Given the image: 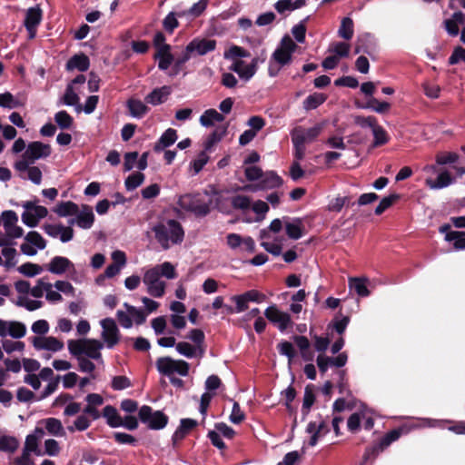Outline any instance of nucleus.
Returning a JSON list of instances; mask_svg holds the SVG:
<instances>
[{"mask_svg":"<svg viewBox=\"0 0 465 465\" xmlns=\"http://www.w3.org/2000/svg\"><path fill=\"white\" fill-rule=\"evenodd\" d=\"M152 231L154 237L163 250L170 248V242L173 244H179L183 241L184 231L182 224L174 219L167 221L166 224L159 223L155 224Z\"/></svg>","mask_w":465,"mask_h":465,"instance_id":"obj_1","label":"nucleus"},{"mask_svg":"<svg viewBox=\"0 0 465 465\" xmlns=\"http://www.w3.org/2000/svg\"><path fill=\"white\" fill-rule=\"evenodd\" d=\"M104 344L95 339L69 340L68 350L73 356L86 355L88 358L98 360L102 357L100 350Z\"/></svg>","mask_w":465,"mask_h":465,"instance_id":"obj_2","label":"nucleus"},{"mask_svg":"<svg viewBox=\"0 0 465 465\" xmlns=\"http://www.w3.org/2000/svg\"><path fill=\"white\" fill-rule=\"evenodd\" d=\"M182 209L193 213L196 217H205L211 212L212 200L206 202L201 193H186L178 201Z\"/></svg>","mask_w":465,"mask_h":465,"instance_id":"obj_3","label":"nucleus"},{"mask_svg":"<svg viewBox=\"0 0 465 465\" xmlns=\"http://www.w3.org/2000/svg\"><path fill=\"white\" fill-rule=\"evenodd\" d=\"M157 371L164 376L171 377L173 373L187 376L190 365L183 360H174L169 356L160 357L155 362Z\"/></svg>","mask_w":465,"mask_h":465,"instance_id":"obj_4","label":"nucleus"},{"mask_svg":"<svg viewBox=\"0 0 465 465\" xmlns=\"http://www.w3.org/2000/svg\"><path fill=\"white\" fill-rule=\"evenodd\" d=\"M141 422L147 424L150 430H162L168 424L169 417L162 411H153L152 407L143 405L138 412Z\"/></svg>","mask_w":465,"mask_h":465,"instance_id":"obj_5","label":"nucleus"},{"mask_svg":"<svg viewBox=\"0 0 465 465\" xmlns=\"http://www.w3.org/2000/svg\"><path fill=\"white\" fill-rule=\"evenodd\" d=\"M402 428H396L387 432L378 442L366 448L363 459L365 460L375 459L380 452L386 450L392 442L397 440L402 434Z\"/></svg>","mask_w":465,"mask_h":465,"instance_id":"obj_6","label":"nucleus"},{"mask_svg":"<svg viewBox=\"0 0 465 465\" xmlns=\"http://www.w3.org/2000/svg\"><path fill=\"white\" fill-rule=\"evenodd\" d=\"M297 45L292 39L288 35H284L279 46L272 54V60L280 66H284L291 63L292 53L295 51Z\"/></svg>","mask_w":465,"mask_h":465,"instance_id":"obj_7","label":"nucleus"},{"mask_svg":"<svg viewBox=\"0 0 465 465\" xmlns=\"http://www.w3.org/2000/svg\"><path fill=\"white\" fill-rule=\"evenodd\" d=\"M264 316L271 323L276 325L282 332L293 324L291 315L288 312L280 311L275 304L269 306L265 310Z\"/></svg>","mask_w":465,"mask_h":465,"instance_id":"obj_8","label":"nucleus"},{"mask_svg":"<svg viewBox=\"0 0 465 465\" xmlns=\"http://www.w3.org/2000/svg\"><path fill=\"white\" fill-rule=\"evenodd\" d=\"M101 326L103 328L102 338L106 343L107 348H114L120 341L119 329L112 318H105L101 321Z\"/></svg>","mask_w":465,"mask_h":465,"instance_id":"obj_9","label":"nucleus"},{"mask_svg":"<svg viewBox=\"0 0 465 465\" xmlns=\"http://www.w3.org/2000/svg\"><path fill=\"white\" fill-rule=\"evenodd\" d=\"M216 45L217 42L214 39L196 37L186 45V48L191 54L205 55L213 52Z\"/></svg>","mask_w":465,"mask_h":465,"instance_id":"obj_10","label":"nucleus"},{"mask_svg":"<svg viewBox=\"0 0 465 465\" xmlns=\"http://www.w3.org/2000/svg\"><path fill=\"white\" fill-rule=\"evenodd\" d=\"M51 154V147L42 142H31L23 154L24 158H27L31 163H35L40 158H46Z\"/></svg>","mask_w":465,"mask_h":465,"instance_id":"obj_11","label":"nucleus"},{"mask_svg":"<svg viewBox=\"0 0 465 465\" xmlns=\"http://www.w3.org/2000/svg\"><path fill=\"white\" fill-rule=\"evenodd\" d=\"M198 425L197 420L190 418H183L180 420V425L172 436L173 446L184 440V438Z\"/></svg>","mask_w":465,"mask_h":465,"instance_id":"obj_12","label":"nucleus"},{"mask_svg":"<svg viewBox=\"0 0 465 465\" xmlns=\"http://www.w3.org/2000/svg\"><path fill=\"white\" fill-rule=\"evenodd\" d=\"M283 184V180L274 171H268L263 173L261 180L256 184L259 190H270L279 188Z\"/></svg>","mask_w":465,"mask_h":465,"instance_id":"obj_13","label":"nucleus"},{"mask_svg":"<svg viewBox=\"0 0 465 465\" xmlns=\"http://www.w3.org/2000/svg\"><path fill=\"white\" fill-rule=\"evenodd\" d=\"M82 212L79 213L76 215V219H71L69 221L70 224H74L76 223V224L82 228V229H90L94 222V214L93 213V209L91 206L87 204L82 205Z\"/></svg>","mask_w":465,"mask_h":465,"instance_id":"obj_14","label":"nucleus"},{"mask_svg":"<svg viewBox=\"0 0 465 465\" xmlns=\"http://www.w3.org/2000/svg\"><path fill=\"white\" fill-rule=\"evenodd\" d=\"M171 93L172 88L169 85L154 88L144 97V101L146 104H150L152 105H159L168 99Z\"/></svg>","mask_w":465,"mask_h":465,"instance_id":"obj_15","label":"nucleus"},{"mask_svg":"<svg viewBox=\"0 0 465 465\" xmlns=\"http://www.w3.org/2000/svg\"><path fill=\"white\" fill-rule=\"evenodd\" d=\"M70 269H74V263L66 257L54 256L47 265V270L54 273L61 275Z\"/></svg>","mask_w":465,"mask_h":465,"instance_id":"obj_16","label":"nucleus"},{"mask_svg":"<svg viewBox=\"0 0 465 465\" xmlns=\"http://www.w3.org/2000/svg\"><path fill=\"white\" fill-rule=\"evenodd\" d=\"M42 21V10L39 7H31L27 10L25 26L27 31L31 34V37L35 36L36 27Z\"/></svg>","mask_w":465,"mask_h":465,"instance_id":"obj_17","label":"nucleus"},{"mask_svg":"<svg viewBox=\"0 0 465 465\" xmlns=\"http://www.w3.org/2000/svg\"><path fill=\"white\" fill-rule=\"evenodd\" d=\"M153 58L158 60V68L162 71L167 70L173 63L174 57L171 53V45H164L154 54Z\"/></svg>","mask_w":465,"mask_h":465,"instance_id":"obj_18","label":"nucleus"},{"mask_svg":"<svg viewBox=\"0 0 465 465\" xmlns=\"http://www.w3.org/2000/svg\"><path fill=\"white\" fill-rule=\"evenodd\" d=\"M455 182L450 173L445 170L441 172L435 180L428 178L425 180V184L432 190H439L452 184Z\"/></svg>","mask_w":465,"mask_h":465,"instance_id":"obj_19","label":"nucleus"},{"mask_svg":"<svg viewBox=\"0 0 465 465\" xmlns=\"http://www.w3.org/2000/svg\"><path fill=\"white\" fill-rule=\"evenodd\" d=\"M177 132L175 129L168 128L155 143L153 150L156 153L163 151L165 148L173 145L177 140Z\"/></svg>","mask_w":465,"mask_h":465,"instance_id":"obj_20","label":"nucleus"},{"mask_svg":"<svg viewBox=\"0 0 465 465\" xmlns=\"http://www.w3.org/2000/svg\"><path fill=\"white\" fill-rule=\"evenodd\" d=\"M90 66L89 57L84 54L73 55L66 63L65 68L68 71L77 69L80 72H85Z\"/></svg>","mask_w":465,"mask_h":465,"instance_id":"obj_21","label":"nucleus"},{"mask_svg":"<svg viewBox=\"0 0 465 465\" xmlns=\"http://www.w3.org/2000/svg\"><path fill=\"white\" fill-rule=\"evenodd\" d=\"M463 13L461 11L455 12L450 19L444 21L445 29L448 34L451 36L459 35L460 29L459 25H463Z\"/></svg>","mask_w":465,"mask_h":465,"instance_id":"obj_22","label":"nucleus"},{"mask_svg":"<svg viewBox=\"0 0 465 465\" xmlns=\"http://www.w3.org/2000/svg\"><path fill=\"white\" fill-rule=\"evenodd\" d=\"M103 416L106 419V423L111 428H118L122 425V417L119 415L116 408L112 405H106L103 410Z\"/></svg>","mask_w":465,"mask_h":465,"instance_id":"obj_23","label":"nucleus"},{"mask_svg":"<svg viewBox=\"0 0 465 465\" xmlns=\"http://www.w3.org/2000/svg\"><path fill=\"white\" fill-rule=\"evenodd\" d=\"M127 107L130 114L135 118L143 117L150 110L147 105L138 99H129L127 101Z\"/></svg>","mask_w":465,"mask_h":465,"instance_id":"obj_24","label":"nucleus"},{"mask_svg":"<svg viewBox=\"0 0 465 465\" xmlns=\"http://www.w3.org/2000/svg\"><path fill=\"white\" fill-rule=\"evenodd\" d=\"M45 430L53 436L63 437L65 435L64 429L60 420L56 418H47L42 420Z\"/></svg>","mask_w":465,"mask_h":465,"instance_id":"obj_25","label":"nucleus"},{"mask_svg":"<svg viewBox=\"0 0 465 465\" xmlns=\"http://www.w3.org/2000/svg\"><path fill=\"white\" fill-rule=\"evenodd\" d=\"M54 212L60 217L75 215L79 212L78 205L71 201L61 202L54 208Z\"/></svg>","mask_w":465,"mask_h":465,"instance_id":"obj_26","label":"nucleus"},{"mask_svg":"<svg viewBox=\"0 0 465 465\" xmlns=\"http://www.w3.org/2000/svg\"><path fill=\"white\" fill-rule=\"evenodd\" d=\"M224 120V116L218 113L215 109H207L200 117V123L203 126L211 127L215 122L221 123Z\"/></svg>","mask_w":465,"mask_h":465,"instance_id":"obj_27","label":"nucleus"},{"mask_svg":"<svg viewBox=\"0 0 465 465\" xmlns=\"http://www.w3.org/2000/svg\"><path fill=\"white\" fill-rule=\"evenodd\" d=\"M285 231L290 239H300L303 235V225L302 220L297 218L293 223H286Z\"/></svg>","mask_w":465,"mask_h":465,"instance_id":"obj_28","label":"nucleus"},{"mask_svg":"<svg viewBox=\"0 0 465 465\" xmlns=\"http://www.w3.org/2000/svg\"><path fill=\"white\" fill-rule=\"evenodd\" d=\"M316 400L315 394H314V385L313 384H308L305 387L304 390V397H303V402H302V411L303 415H307L310 412V410L312 406L314 404Z\"/></svg>","mask_w":465,"mask_h":465,"instance_id":"obj_29","label":"nucleus"},{"mask_svg":"<svg viewBox=\"0 0 465 465\" xmlns=\"http://www.w3.org/2000/svg\"><path fill=\"white\" fill-rule=\"evenodd\" d=\"M327 99V96L321 93H313L310 94L302 103L303 108L306 111L313 110L322 104Z\"/></svg>","mask_w":465,"mask_h":465,"instance_id":"obj_30","label":"nucleus"},{"mask_svg":"<svg viewBox=\"0 0 465 465\" xmlns=\"http://www.w3.org/2000/svg\"><path fill=\"white\" fill-rule=\"evenodd\" d=\"M372 134L374 137L372 147L382 146L386 144L390 140L387 131L379 124L372 129Z\"/></svg>","mask_w":465,"mask_h":465,"instance_id":"obj_31","label":"nucleus"},{"mask_svg":"<svg viewBox=\"0 0 465 465\" xmlns=\"http://www.w3.org/2000/svg\"><path fill=\"white\" fill-rule=\"evenodd\" d=\"M401 199V195L398 193H391L389 196H386L382 198L380 202V203L375 208V214L381 215L387 209H389L391 206H392L397 201Z\"/></svg>","mask_w":465,"mask_h":465,"instance_id":"obj_32","label":"nucleus"},{"mask_svg":"<svg viewBox=\"0 0 465 465\" xmlns=\"http://www.w3.org/2000/svg\"><path fill=\"white\" fill-rule=\"evenodd\" d=\"M353 21L350 17H344L341 20V26L339 28V36L345 40H351L353 36Z\"/></svg>","mask_w":465,"mask_h":465,"instance_id":"obj_33","label":"nucleus"},{"mask_svg":"<svg viewBox=\"0 0 465 465\" xmlns=\"http://www.w3.org/2000/svg\"><path fill=\"white\" fill-rule=\"evenodd\" d=\"M19 446V441L16 438L12 436H1L0 437V451L5 452H15Z\"/></svg>","mask_w":465,"mask_h":465,"instance_id":"obj_34","label":"nucleus"},{"mask_svg":"<svg viewBox=\"0 0 465 465\" xmlns=\"http://www.w3.org/2000/svg\"><path fill=\"white\" fill-rule=\"evenodd\" d=\"M460 156L454 152H440L435 156V161L438 165L451 164L458 162Z\"/></svg>","mask_w":465,"mask_h":465,"instance_id":"obj_35","label":"nucleus"},{"mask_svg":"<svg viewBox=\"0 0 465 465\" xmlns=\"http://www.w3.org/2000/svg\"><path fill=\"white\" fill-rule=\"evenodd\" d=\"M258 62L259 59L255 57L252 60V62L249 64H244L243 69H235V72L240 75L241 78L249 80L255 74L257 71Z\"/></svg>","mask_w":465,"mask_h":465,"instance_id":"obj_36","label":"nucleus"},{"mask_svg":"<svg viewBox=\"0 0 465 465\" xmlns=\"http://www.w3.org/2000/svg\"><path fill=\"white\" fill-rule=\"evenodd\" d=\"M144 174L141 172H136L130 174L124 181V185L127 191H133L139 187L144 181Z\"/></svg>","mask_w":465,"mask_h":465,"instance_id":"obj_37","label":"nucleus"},{"mask_svg":"<svg viewBox=\"0 0 465 465\" xmlns=\"http://www.w3.org/2000/svg\"><path fill=\"white\" fill-rule=\"evenodd\" d=\"M54 121L61 129H70L74 124V118L64 110L54 114Z\"/></svg>","mask_w":465,"mask_h":465,"instance_id":"obj_38","label":"nucleus"},{"mask_svg":"<svg viewBox=\"0 0 465 465\" xmlns=\"http://www.w3.org/2000/svg\"><path fill=\"white\" fill-rule=\"evenodd\" d=\"M310 16L303 18L298 25H294L292 29V34L298 43H304L306 36V23L309 21Z\"/></svg>","mask_w":465,"mask_h":465,"instance_id":"obj_39","label":"nucleus"},{"mask_svg":"<svg viewBox=\"0 0 465 465\" xmlns=\"http://www.w3.org/2000/svg\"><path fill=\"white\" fill-rule=\"evenodd\" d=\"M225 59L235 60L237 58L249 57L250 53L243 47L232 45L223 54Z\"/></svg>","mask_w":465,"mask_h":465,"instance_id":"obj_40","label":"nucleus"},{"mask_svg":"<svg viewBox=\"0 0 465 465\" xmlns=\"http://www.w3.org/2000/svg\"><path fill=\"white\" fill-rule=\"evenodd\" d=\"M350 287L354 289L356 293L361 297H367L370 295V291L366 285V280L360 278L350 279Z\"/></svg>","mask_w":465,"mask_h":465,"instance_id":"obj_41","label":"nucleus"},{"mask_svg":"<svg viewBox=\"0 0 465 465\" xmlns=\"http://www.w3.org/2000/svg\"><path fill=\"white\" fill-rule=\"evenodd\" d=\"M176 16H182V14L170 12L163 21V26L168 34H173L180 25Z\"/></svg>","mask_w":465,"mask_h":465,"instance_id":"obj_42","label":"nucleus"},{"mask_svg":"<svg viewBox=\"0 0 465 465\" xmlns=\"http://www.w3.org/2000/svg\"><path fill=\"white\" fill-rule=\"evenodd\" d=\"M25 240L30 244L34 245L39 250H44L46 246V241L43 238V236L36 231L29 232Z\"/></svg>","mask_w":465,"mask_h":465,"instance_id":"obj_43","label":"nucleus"},{"mask_svg":"<svg viewBox=\"0 0 465 465\" xmlns=\"http://www.w3.org/2000/svg\"><path fill=\"white\" fill-rule=\"evenodd\" d=\"M363 108H371L376 113L384 114L388 112L391 108V104L385 101L380 102L378 99L371 97L366 104V105L362 106Z\"/></svg>","mask_w":465,"mask_h":465,"instance_id":"obj_44","label":"nucleus"},{"mask_svg":"<svg viewBox=\"0 0 465 465\" xmlns=\"http://www.w3.org/2000/svg\"><path fill=\"white\" fill-rule=\"evenodd\" d=\"M42 271V266L30 262H25L20 267H18V272L27 277H34L39 274Z\"/></svg>","mask_w":465,"mask_h":465,"instance_id":"obj_45","label":"nucleus"},{"mask_svg":"<svg viewBox=\"0 0 465 465\" xmlns=\"http://www.w3.org/2000/svg\"><path fill=\"white\" fill-rule=\"evenodd\" d=\"M26 333V327L20 322H10L8 323V334L15 338L20 339Z\"/></svg>","mask_w":465,"mask_h":465,"instance_id":"obj_46","label":"nucleus"},{"mask_svg":"<svg viewBox=\"0 0 465 465\" xmlns=\"http://www.w3.org/2000/svg\"><path fill=\"white\" fill-rule=\"evenodd\" d=\"M79 96L75 94L72 84H67L65 92L62 97V103L65 105L72 106L77 104Z\"/></svg>","mask_w":465,"mask_h":465,"instance_id":"obj_47","label":"nucleus"},{"mask_svg":"<svg viewBox=\"0 0 465 465\" xmlns=\"http://www.w3.org/2000/svg\"><path fill=\"white\" fill-rule=\"evenodd\" d=\"M91 425V420L84 415H79L74 421V425L68 426L67 429L70 432L75 430L84 431L87 430Z\"/></svg>","mask_w":465,"mask_h":465,"instance_id":"obj_48","label":"nucleus"},{"mask_svg":"<svg viewBox=\"0 0 465 465\" xmlns=\"http://www.w3.org/2000/svg\"><path fill=\"white\" fill-rule=\"evenodd\" d=\"M131 380L124 375L114 376L112 379L111 387L114 391H122L132 386Z\"/></svg>","mask_w":465,"mask_h":465,"instance_id":"obj_49","label":"nucleus"},{"mask_svg":"<svg viewBox=\"0 0 465 465\" xmlns=\"http://www.w3.org/2000/svg\"><path fill=\"white\" fill-rule=\"evenodd\" d=\"M175 348H176V351L180 354H182L187 358H193L197 354V349L194 346H193L191 343L186 342V341L178 342L176 344Z\"/></svg>","mask_w":465,"mask_h":465,"instance_id":"obj_50","label":"nucleus"},{"mask_svg":"<svg viewBox=\"0 0 465 465\" xmlns=\"http://www.w3.org/2000/svg\"><path fill=\"white\" fill-rule=\"evenodd\" d=\"M277 349L280 354L284 355L288 358L289 363H291L292 360L295 357L296 351L294 350L293 345L287 341H282L277 345Z\"/></svg>","mask_w":465,"mask_h":465,"instance_id":"obj_51","label":"nucleus"},{"mask_svg":"<svg viewBox=\"0 0 465 465\" xmlns=\"http://www.w3.org/2000/svg\"><path fill=\"white\" fill-rule=\"evenodd\" d=\"M20 105V103L14 97V95L9 93L5 92L3 94H0V106L3 108H8L13 109L16 108Z\"/></svg>","mask_w":465,"mask_h":465,"instance_id":"obj_52","label":"nucleus"},{"mask_svg":"<svg viewBox=\"0 0 465 465\" xmlns=\"http://www.w3.org/2000/svg\"><path fill=\"white\" fill-rule=\"evenodd\" d=\"M231 203L236 210H247L251 206V199L246 195H236L232 198Z\"/></svg>","mask_w":465,"mask_h":465,"instance_id":"obj_53","label":"nucleus"},{"mask_svg":"<svg viewBox=\"0 0 465 465\" xmlns=\"http://www.w3.org/2000/svg\"><path fill=\"white\" fill-rule=\"evenodd\" d=\"M23 450L34 452L36 455L42 454L40 450L38 449V439L36 435L29 434L26 436L25 448Z\"/></svg>","mask_w":465,"mask_h":465,"instance_id":"obj_54","label":"nucleus"},{"mask_svg":"<svg viewBox=\"0 0 465 465\" xmlns=\"http://www.w3.org/2000/svg\"><path fill=\"white\" fill-rule=\"evenodd\" d=\"M192 54L188 53L187 48L185 47L183 54L174 61L173 66V75L178 74L182 70L183 64L188 62L191 58Z\"/></svg>","mask_w":465,"mask_h":465,"instance_id":"obj_55","label":"nucleus"},{"mask_svg":"<svg viewBox=\"0 0 465 465\" xmlns=\"http://www.w3.org/2000/svg\"><path fill=\"white\" fill-rule=\"evenodd\" d=\"M209 156L207 155L205 151H202L199 154L197 159L193 160L191 163L192 167L193 168V171L195 173H200L204 165L208 163Z\"/></svg>","mask_w":465,"mask_h":465,"instance_id":"obj_56","label":"nucleus"},{"mask_svg":"<svg viewBox=\"0 0 465 465\" xmlns=\"http://www.w3.org/2000/svg\"><path fill=\"white\" fill-rule=\"evenodd\" d=\"M230 420L234 424H240L245 420V414L241 410L240 404L237 401L233 402Z\"/></svg>","mask_w":465,"mask_h":465,"instance_id":"obj_57","label":"nucleus"},{"mask_svg":"<svg viewBox=\"0 0 465 465\" xmlns=\"http://www.w3.org/2000/svg\"><path fill=\"white\" fill-rule=\"evenodd\" d=\"M2 219L4 222L5 230H8L9 227L16 224L18 216L15 211L8 210L2 213Z\"/></svg>","mask_w":465,"mask_h":465,"instance_id":"obj_58","label":"nucleus"},{"mask_svg":"<svg viewBox=\"0 0 465 465\" xmlns=\"http://www.w3.org/2000/svg\"><path fill=\"white\" fill-rule=\"evenodd\" d=\"M2 254L5 258V265L6 268H12L16 264L15 256L17 254L15 248H3Z\"/></svg>","mask_w":465,"mask_h":465,"instance_id":"obj_59","label":"nucleus"},{"mask_svg":"<svg viewBox=\"0 0 465 465\" xmlns=\"http://www.w3.org/2000/svg\"><path fill=\"white\" fill-rule=\"evenodd\" d=\"M2 347L7 353H12L15 351H23L25 349V343L23 341H14L11 340L2 341Z\"/></svg>","mask_w":465,"mask_h":465,"instance_id":"obj_60","label":"nucleus"},{"mask_svg":"<svg viewBox=\"0 0 465 465\" xmlns=\"http://www.w3.org/2000/svg\"><path fill=\"white\" fill-rule=\"evenodd\" d=\"M245 177L250 182L261 180L263 172L262 168L258 166H248L244 170Z\"/></svg>","mask_w":465,"mask_h":465,"instance_id":"obj_61","label":"nucleus"},{"mask_svg":"<svg viewBox=\"0 0 465 465\" xmlns=\"http://www.w3.org/2000/svg\"><path fill=\"white\" fill-rule=\"evenodd\" d=\"M354 123L361 127H370L371 130L378 125L376 117L358 115L354 119Z\"/></svg>","mask_w":465,"mask_h":465,"instance_id":"obj_62","label":"nucleus"},{"mask_svg":"<svg viewBox=\"0 0 465 465\" xmlns=\"http://www.w3.org/2000/svg\"><path fill=\"white\" fill-rule=\"evenodd\" d=\"M52 288V284L51 283H45L43 282V280L39 279L37 281V284L33 287L32 289L30 288V293L32 296H34L35 298H41L44 294V291H48V289H51Z\"/></svg>","mask_w":465,"mask_h":465,"instance_id":"obj_63","label":"nucleus"},{"mask_svg":"<svg viewBox=\"0 0 465 465\" xmlns=\"http://www.w3.org/2000/svg\"><path fill=\"white\" fill-rule=\"evenodd\" d=\"M210 0H200L199 2L193 5V6L187 11L188 15L193 17L200 16L206 9Z\"/></svg>","mask_w":465,"mask_h":465,"instance_id":"obj_64","label":"nucleus"}]
</instances>
